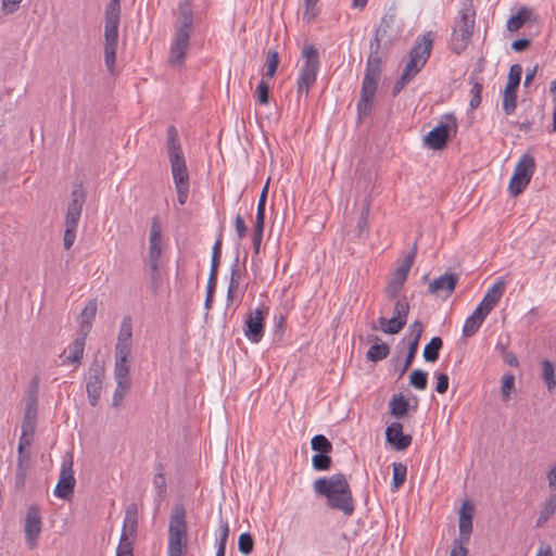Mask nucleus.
I'll use <instances>...</instances> for the list:
<instances>
[{
    "mask_svg": "<svg viewBox=\"0 0 556 556\" xmlns=\"http://www.w3.org/2000/svg\"><path fill=\"white\" fill-rule=\"evenodd\" d=\"M382 39H384V37H377L375 34L369 43V54L362 81L359 99L356 105L359 119L369 116L374 109L375 97L382 73Z\"/></svg>",
    "mask_w": 556,
    "mask_h": 556,
    "instance_id": "obj_1",
    "label": "nucleus"
},
{
    "mask_svg": "<svg viewBox=\"0 0 556 556\" xmlns=\"http://www.w3.org/2000/svg\"><path fill=\"white\" fill-rule=\"evenodd\" d=\"M314 492L327 498L328 507L342 511L346 516L354 513V500L346 477L334 473L329 478L323 477L314 481Z\"/></svg>",
    "mask_w": 556,
    "mask_h": 556,
    "instance_id": "obj_2",
    "label": "nucleus"
},
{
    "mask_svg": "<svg viewBox=\"0 0 556 556\" xmlns=\"http://www.w3.org/2000/svg\"><path fill=\"white\" fill-rule=\"evenodd\" d=\"M193 30V13L190 0H182L178 4L175 35L170 45L168 63L173 67H181L190 45Z\"/></svg>",
    "mask_w": 556,
    "mask_h": 556,
    "instance_id": "obj_3",
    "label": "nucleus"
},
{
    "mask_svg": "<svg viewBox=\"0 0 556 556\" xmlns=\"http://www.w3.org/2000/svg\"><path fill=\"white\" fill-rule=\"evenodd\" d=\"M166 147L170 163L172 175L177 191V200L180 205L187 202L189 194V174L186 159L178 138V131L170 125L166 131Z\"/></svg>",
    "mask_w": 556,
    "mask_h": 556,
    "instance_id": "obj_4",
    "label": "nucleus"
},
{
    "mask_svg": "<svg viewBox=\"0 0 556 556\" xmlns=\"http://www.w3.org/2000/svg\"><path fill=\"white\" fill-rule=\"evenodd\" d=\"M163 254V236L159 217L154 216L151 222L149 251L146 260V273L149 288L153 296H156L163 287V271L161 268Z\"/></svg>",
    "mask_w": 556,
    "mask_h": 556,
    "instance_id": "obj_5",
    "label": "nucleus"
},
{
    "mask_svg": "<svg viewBox=\"0 0 556 556\" xmlns=\"http://www.w3.org/2000/svg\"><path fill=\"white\" fill-rule=\"evenodd\" d=\"M121 22V0H110L105 9L104 22V64L113 74L118 47V27Z\"/></svg>",
    "mask_w": 556,
    "mask_h": 556,
    "instance_id": "obj_6",
    "label": "nucleus"
},
{
    "mask_svg": "<svg viewBox=\"0 0 556 556\" xmlns=\"http://www.w3.org/2000/svg\"><path fill=\"white\" fill-rule=\"evenodd\" d=\"M475 16L476 12L469 0L463 4L459 17L453 28L451 37V49L453 52L459 54L467 48L475 28Z\"/></svg>",
    "mask_w": 556,
    "mask_h": 556,
    "instance_id": "obj_7",
    "label": "nucleus"
},
{
    "mask_svg": "<svg viewBox=\"0 0 556 556\" xmlns=\"http://www.w3.org/2000/svg\"><path fill=\"white\" fill-rule=\"evenodd\" d=\"M86 202V192L80 185L76 186L71 192V200L65 213V230L63 244L65 250H70L76 239V231L81 216L83 206Z\"/></svg>",
    "mask_w": 556,
    "mask_h": 556,
    "instance_id": "obj_8",
    "label": "nucleus"
},
{
    "mask_svg": "<svg viewBox=\"0 0 556 556\" xmlns=\"http://www.w3.org/2000/svg\"><path fill=\"white\" fill-rule=\"evenodd\" d=\"M433 40L432 31H427L417 39L415 46L409 50L408 61L402 74L413 79L421 71L431 54Z\"/></svg>",
    "mask_w": 556,
    "mask_h": 556,
    "instance_id": "obj_9",
    "label": "nucleus"
},
{
    "mask_svg": "<svg viewBox=\"0 0 556 556\" xmlns=\"http://www.w3.org/2000/svg\"><path fill=\"white\" fill-rule=\"evenodd\" d=\"M302 56L304 64L300 70L298 78V94L307 96L311 87L315 84L319 70V54L314 45H306L303 48Z\"/></svg>",
    "mask_w": 556,
    "mask_h": 556,
    "instance_id": "obj_10",
    "label": "nucleus"
},
{
    "mask_svg": "<svg viewBox=\"0 0 556 556\" xmlns=\"http://www.w3.org/2000/svg\"><path fill=\"white\" fill-rule=\"evenodd\" d=\"M417 253V243L415 242L412 251L402 260L399 267L392 273L390 280L384 289L388 299L392 300L400 294Z\"/></svg>",
    "mask_w": 556,
    "mask_h": 556,
    "instance_id": "obj_11",
    "label": "nucleus"
},
{
    "mask_svg": "<svg viewBox=\"0 0 556 556\" xmlns=\"http://www.w3.org/2000/svg\"><path fill=\"white\" fill-rule=\"evenodd\" d=\"M534 169V157L529 154H523L517 163L509 181V192L511 195L516 197L526 189L533 176Z\"/></svg>",
    "mask_w": 556,
    "mask_h": 556,
    "instance_id": "obj_12",
    "label": "nucleus"
},
{
    "mask_svg": "<svg viewBox=\"0 0 556 556\" xmlns=\"http://www.w3.org/2000/svg\"><path fill=\"white\" fill-rule=\"evenodd\" d=\"M104 378L105 368L103 363L99 361L92 362L88 370L86 383L87 396L91 406H96L100 400Z\"/></svg>",
    "mask_w": 556,
    "mask_h": 556,
    "instance_id": "obj_13",
    "label": "nucleus"
},
{
    "mask_svg": "<svg viewBox=\"0 0 556 556\" xmlns=\"http://www.w3.org/2000/svg\"><path fill=\"white\" fill-rule=\"evenodd\" d=\"M522 75V67L519 64H513L509 68L508 80L503 92V110L505 114L510 115L517 108V89Z\"/></svg>",
    "mask_w": 556,
    "mask_h": 556,
    "instance_id": "obj_14",
    "label": "nucleus"
},
{
    "mask_svg": "<svg viewBox=\"0 0 556 556\" xmlns=\"http://www.w3.org/2000/svg\"><path fill=\"white\" fill-rule=\"evenodd\" d=\"M75 484L76 480L73 470V455L67 454L62 462L59 481L54 489V495L62 500L70 498L74 492Z\"/></svg>",
    "mask_w": 556,
    "mask_h": 556,
    "instance_id": "obj_15",
    "label": "nucleus"
},
{
    "mask_svg": "<svg viewBox=\"0 0 556 556\" xmlns=\"http://www.w3.org/2000/svg\"><path fill=\"white\" fill-rule=\"evenodd\" d=\"M267 307H257L248 314L244 334L253 343H258L264 334V319L267 315Z\"/></svg>",
    "mask_w": 556,
    "mask_h": 556,
    "instance_id": "obj_16",
    "label": "nucleus"
},
{
    "mask_svg": "<svg viewBox=\"0 0 556 556\" xmlns=\"http://www.w3.org/2000/svg\"><path fill=\"white\" fill-rule=\"evenodd\" d=\"M42 522L40 509L36 505H31L26 513L24 532L26 543L29 548H35L37 546L38 538L41 533Z\"/></svg>",
    "mask_w": 556,
    "mask_h": 556,
    "instance_id": "obj_17",
    "label": "nucleus"
},
{
    "mask_svg": "<svg viewBox=\"0 0 556 556\" xmlns=\"http://www.w3.org/2000/svg\"><path fill=\"white\" fill-rule=\"evenodd\" d=\"M447 118L451 121V124L441 123L431 129L425 137V142L429 148L433 150H441L446 146L450 138L451 125L456 127V119L452 115L447 116Z\"/></svg>",
    "mask_w": 556,
    "mask_h": 556,
    "instance_id": "obj_18",
    "label": "nucleus"
},
{
    "mask_svg": "<svg viewBox=\"0 0 556 556\" xmlns=\"http://www.w3.org/2000/svg\"><path fill=\"white\" fill-rule=\"evenodd\" d=\"M386 439L396 451H404L412 444V437L403 433V426L397 421L387 427Z\"/></svg>",
    "mask_w": 556,
    "mask_h": 556,
    "instance_id": "obj_19",
    "label": "nucleus"
},
{
    "mask_svg": "<svg viewBox=\"0 0 556 556\" xmlns=\"http://www.w3.org/2000/svg\"><path fill=\"white\" fill-rule=\"evenodd\" d=\"M472 515L473 507L467 503L460 508L459 511V520H458V529H459V538L454 540V542L467 544L470 540V534L472 532Z\"/></svg>",
    "mask_w": 556,
    "mask_h": 556,
    "instance_id": "obj_20",
    "label": "nucleus"
},
{
    "mask_svg": "<svg viewBox=\"0 0 556 556\" xmlns=\"http://www.w3.org/2000/svg\"><path fill=\"white\" fill-rule=\"evenodd\" d=\"M457 282V274L445 273L429 283L428 291L429 293L437 295L444 292L445 295L448 296L454 292Z\"/></svg>",
    "mask_w": 556,
    "mask_h": 556,
    "instance_id": "obj_21",
    "label": "nucleus"
},
{
    "mask_svg": "<svg viewBox=\"0 0 556 556\" xmlns=\"http://www.w3.org/2000/svg\"><path fill=\"white\" fill-rule=\"evenodd\" d=\"M506 288V281L503 278L497 279L488 290L479 306L485 313H490L503 296Z\"/></svg>",
    "mask_w": 556,
    "mask_h": 556,
    "instance_id": "obj_22",
    "label": "nucleus"
},
{
    "mask_svg": "<svg viewBox=\"0 0 556 556\" xmlns=\"http://www.w3.org/2000/svg\"><path fill=\"white\" fill-rule=\"evenodd\" d=\"M98 311L97 299H91L79 315V333L88 336Z\"/></svg>",
    "mask_w": 556,
    "mask_h": 556,
    "instance_id": "obj_23",
    "label": "nucleus"
},
{
    "mask_svg": "<svg viewBox=\"0 0 556 556\" xmlns=\"http://www.w3.org/2000/svg\"><path fill=\"white\" fill-rule=\"evenodd\" d=\"M489 314L490 313H485V311L478 305L471 315L465 320L463 336L465 338L472 337L479 330Z\"/></svg>",
    "mask_w": 556,
    "mask_h": 556,
    "instance_id": "obj_24",
    "label": "nucleus"
},
{
    "mask_svg": "<svg viewBox=\"0 0 556 556\" xmlns=\"http://www.w3.org/2000/svg\"><path fill=\"white\" fill-rule=\"evenodd\" d=\"M168 532L187 533L186 510L182 505H175L173 507Z\"/></svg>",
    "mask_w": 556,
    "mask_h": 556,
    "instance_id": "obj_25",
    "label": "nucleus"
},
{
    "mask_svg": "<svg viewBox=\"0 0 556 556\" xmlns=\"http://www.w3.org/2000/svg\"><path fill=\"white\" fill-rule=\"evenodd\" d=\"M86 334H80L78 332L77 338L73 341V343L70 346V355L65 357L63 361L64 364L66 363H75L77 365L81 364V359L84 357L85 352V344H86Z\"/></svg>",
    "mask_w": 556,
    "mask_h": 556,
    "instance_id": "obj_26",
    "label": "nucleus"
},
{
    "mask_svg": "<svg viewBox=\"0 0 556 556\" xmlns=\"http://www.w3.org/2000/svg\"><path fill=\"white\" fill-rule=\"evenodd\" d=\"M137 532L129 533L122 529L119 543L116 548V556H134V544L136 541Z\"/></svg>",
    "mask_w": 556,
    "mask_h": 556,
    "instance_id": "obj_27",
    "label": "nucleus"
},
{
    "mask_svg": "<svg viewBox=\"0 0 556 556\" xmlns=\"http://www.w3.org/2000/svg\"><path fill=\"white\" fill-rule=\"evenodd\" d=\"M389 407L390 414L393 417L401 419L407 414L409 403L402 393L393 394V396L390 400Z\"/></svg>",
    "mask_w": 556,
    "mask_h": 556,
    "instance_id": "obj_28",
    "label": "nucleus"
},
{
    "mask_svg": "<svg viewBox=\"0 0 556 556\" xmlns=\"http://www.w3.org/2000/svg\"><path fill=\"white\" fill-rule=\"evenodd\" d=\"M123 529L128 531L130 534L137 532L138 529V506L136 503H131L127 506L125 511V518L123 522Z\"/></svg>",
    "mask_w": 556,
    "mask_h": 556,
    "instance_id": "obj_29",
    "label": "nucleus"
},
{
    "mask_svg": "<svg viewBox=\"0 0 556 556\" xmlns=\"http://www.w3.org/2000/svg\"><path fill=\"white\" fill-rule=\"evenodd\" d=\"M396 20V14L394 10H389L382 17L375 30L377 37H390L389 31L393 28Z\"/></svg>",
    "mask_w": 556,
    "mask_h": 556,
    "instance_id": "obj_30",
    "label": "nucleus"
},
{
    "mask_svg": "<svg viewBox=\"0 0 556 556\" xmlns=\"http://www.w3.org/2000/svg\"><path fill=\"white\" fill-rule=\"evenodd\" d=\"M443 346V341L440 337H433L424 349V358L426 362L434 363L439 358L440 350Z\"/></svg>",
    "mask_w": 556,
    "mask_h": 556,
    "instance_id": "obj_31",
    "label": "nucleus"
},
{
    "mask_svg": "<svg viewBox=\"0 0 556 556\" xmlns=\"http://www.w3.org/2000/svg\"><path fill=\"white\" fill-rule=\"evenodd\" d=\"M187 540V533L168 532V552H186Z\"/></svg>",
    "mask_w": 556,
    "mask_h": 556,
    "instance_id": "obj_32",
    "label": "nucleus"
},
{
    "mask_svg": "<svg viewBox=\"0 0 556 556\" xmlns=\"http://www.w3.org/2000/svg\"><path fill=\"white\" fill-rule=\"evenodd\" d=\"M389 353H390L389 345L384 342H379V343L372 344L368 349V351L366 353V358L370 362L376 363V362L387 358Z\"/></svg>",
    "mask_w": 556,
    "mask_h": 556,
    "instance_id": "obj_33",
    "label": "nucleus"
},
{
    "mask_svg": "<svg viewBox=\"0 0 556 556\" xmlns=\"http://www.w3.org/2000/svg\"><path fill=\"white\" fill-rule=\"evenodd\" d=\"M556 511V493L552 494L549 498L545 502L542 510L540 511V516L536 519L535 526L538 528L544 526V523L554 515Z\"/></svg>",
    "mask_w": 556,
    "mask_h": 556,
    "instance_id": "obj_34",
    "label": "nucleus"
},
{
    "mask_svg": "<svg viewBox=\"0 0 556 556\" xmlns=\"http://www.w3.org/2000/svg\"><path fill=\"white\" fill-rule=\"evenodd\" d=\"M37 378L34 380V388H35V391L29 394V396L27 397L26 400V405H25V413H24V418L23 420H36L37 421V413H38V408H37V395H36V392H37Z\"/></svg>",
    "mask_w": 556,
    "mask_h": 556,
    "instance_id": "obj_35",
    "label": "nucleus"
},
{
    "mask_svg": "<svg viewBox=\"0 0 556 556\" xmlns=\"http://www.w3.org/2000/svg\"><path fill=\"white\" fill-rule=\"evenodd\" d=\"M130 362H118L114 364V379L116 384L126 383L130 384L131 380L129 377Z\"/></svg>",
    "mask_w": 556,
    "mask_h": 556,
    "instance_id": "obj_36",
    "label": "nucleus"
},
{
    "mask_svg": "<svg viewBox=\"0 0 556 556\" xmlns=\"http://www.w3.org/2000/svg\"><path fill=\"white\" fill-rule=\"evenodd\" d=\"M241 273L239 268V258L238 256L235 258L231 265V274L230 281L227 290V300L231 301L233 296V292L239 288L240 285Z\"/></svg>",
    "mask_w": 556,
    "mask_h": 556,
    "instance_id": "obj_37",
    "label": "nucleus"
},
{
    "mask_svg": "<svg viewBox=\"0 0 556 556\" xmlns=\"http://www.w3.org/2000/svg\"><path fill=\"white\" fill-rule=\"evenodd\" d=\"M132 323L130 316H125L121 323L117 342L116 343H131Z\"/></svg>",
    "mask_w": 556,
    "mask_h": 556,
    "instance_id": "obj_38",
    "label": "nucleus"
},
{
    "mask_svg": "<svg viewBox=\"0 0 556 556\" xmlns=\"http://www.w3.org/2000/svg\"><path fill=\"white\" fill-rule=\"evenodd\" d=\"M311 447L316 453H331L333 450L332 443L324 434L314 435L311 440Z\"/></svg>",
    "mask_w": 556,
    "mask_h": 556,
    "instance_id": "obj_39",
    "label": "nucleus"
},
{
    "mask_svg": "<svg viewBox=\"0 0 556 556\" xmlns=\"http://www.w3.org/2000/svg\"><path fill=\"white\" fill-rule=\"evenodd\" d=\"M330 453H316L312 457V466L317 471L329 470L332 466Z\"/></svg>",
    "mask_w": 556,
    "mask_h": 556,
    "instance_id": "obj_40",
    "label": "nucleus"
},
{
    "mask_svg": "<svg viewBox=\"0 0 556 556\" xmlns=\"http://www.w3.org/2000/svg\"><path fill=\"white\" fill-rule=\"evenodd\" d=\"M159 469H160V471H157L154 475L153 485H154V488L156 490V494H157L159 501H163L165 498V496H166L167 484H166V478H165V475L163 472L162 465H159Z\"/></svg>",
    "mask_w": 556,
    "mask_h": 556,
    "instance_id": "obj_41",
    "label": "nucleus"
},
{
    "mask_svg": "<svg viewBox=\"0 0 556 556\" xmlns=\"http://www.w3.org/2000/svg\"><path fill=\"white\" fill-rule=\"evenodd\" d=\"M542 376L548 391L556 387L555 368L552 362L545 359L542 362Z\"/></svg>",
    "mask_w": 556,
    "mask_h": 556,
    "instance_id": "obj_42",
    "label": "nucleus"
},
{
    "mask_svg": "<svg viewBox=\"0 0 556 556\" xmlns=\"http://www.w3.org/2000/svg\"><path fill=\"white\" fill-rule=\"evenodd\" d=\"M407 468L402 463L393 464L392 490H397L406 480Z\"/></svg>",
    "mask_w": 556,
    "mask_h": 556,
    "instance_id": "obj_43",
    "label": "nucleus"
},
{
    "mask_svg": "<svg viewBox=\"0 0 556 556\" xmlns=\"http://www.w3.org/2000/svg\"><path fill=\"white\" fill-rule=\"evenodd\" d=\"M428 383V374L421 369H415L409 375V384L417 390H425Z\"/></svg>",
    "mask_w": 556,
    "mask_h": 556,
    "instance_id": "obj_44",
    "label": "nucleus"
},
{
    "mask_svg": "<svg viewBox=\"0 0 556 556\" xmlns=\"http://www.w3.org/2000/svg\"><path fill=\"white\" fill-rule=\"evenodd\" d=\"M469 84L471 85L470 94L471 99L469 102L470 109L475 110L477 109L482 100L481 92H482V84L478 80H475L473 78H470Z\"/></svg>",
    "mask_w": 556,
    "mask_h": 556,
    "instance_id": "obj_45",
    "label": "nucleus"
},
{
    "mask_svg": "<svg viewBox=\"0 0 556 556\" xmlns=\"http://www.w3.org/2000/svg\"><path fill=\"white\" fill-rule=\"evenodd\" d=\"M266 73L265 76L271 78L275 76L279 65V55L275 50H269L266 55Z\"/></svg>",
    "mask_w": 556,
    "mask_h": 556,
    "instance_id": "obj_46",
    "label": "nucleus"
},
{
    "mask_svg": "<svg viewBox=\"0 0 556 556\" xmlns=\"http://www.w3.org/2000/svg\"><path fill=\"white\" fill-rule=\"evenodd\" d=\"M409 313V303L406 298L396 300L393 307V317L405 320L407 324V316Z\"/></svg>",
    "mask_w": 556,
    "mask_h": 556,
    "instance_id": "obj_47",
    "label": "nucleus"
},
{
    "mask_svg": "<svg viewBox=\"0 0 556 556\" xmlns=\"http://www.w3.org/2000/svg\"><path fill=\"white\" fill-rule=\"evenodd\" d=\"M417 350H418L417 340H410L408 343V350L406 353V358H405L404 365L400 370V377H402L407 371V369L412 366L413 361L416 356Z\"/></svg>",
    "mask_w": 556,
    "mask_h": 556,
    "instance_id": "obj_48",
    "label": "nucleus"
},
{
    "mask_svg": "<svg viewBox=\"0 0 556 556\" xmlns=\"http://www.w3.org/2000/svg\"><path fill=\"white\" fill-rule=\"evenodd\" d=\"M254 541L252 535L249 532H244L240 534L239 541H238V548L239 552L243 555H250L253 551Z\"/></svg>",
    "mask_w": 556,
    "mask_h": 556,
    "instance_id": "obj_49",
    "label": "nucleus"
},
{
    "mask_svg": "<svg viewBox=\"0 0 556 556\" xmlns=\"http://www.w3.org/2000/svg\"><path fill=\"white\" fill-rule=\"evenodd\" d=\"M131 356V343H116L115 345V361L118 362H130Z\"/></svg>",
    "mask_w": 556,
    "mask_h": 556,
    "instance_id": "obj_50",
    "label": "nucleus"
},
{
    "mask_svg": "<svg viewBox=\"0 0 556 556\" xmlns=\"http://www.w3.org/2000/svg\"><path fill=\"white\" fill-rule=\"evenodd\" d=\"M217 283V275L210 274L206 288V298L204 306L210 309L213 304L214 291Z\"/></svg>",
    "mask_w": 556,
    "mask_h": 556,
    "instance_id": "obj_51",
    "label": "nucleus"
},
{
    "mask_svg": "<svg viewBox=\"0 0 556 556\" xmlns=\"http://www.w3.org/2000/svg\"><path fill=\"white\" fill-rule=\"evenodd\" d=\"M220 255H222V240L218 239L213 247L210 274L217 275Z\"/></svg>",
    "mask_w": 556,
    "mask_h": 556,
    "instance_id": "obj_52",
    "label": "nucleus"
},
{
    "mask_svg": "<svg viewBox=\"0 0 556 556\" xmlns=\"http://www.w3.org/2000/svg\"><path fill=\"white\" fill-rule=\"evenodd\" d=\"M129 389H130V384H126V383L116 384V389L114 391L113 399H112V405L117 407L122 403V401L124 400L126 394L128 393Z\"/></svg>",
    "mask_w": 556,
    "mask_h": 556,
    "instance_id": "obj_53",
    "label": "nucleus"
},
{
    "mask_svg": "<svg viewBox=\"0 0 556 556\" xmlns=\"http://www.w3.org/2000/svg\"><path fill=\"white\" fill-rule=\"evenodd\" d=\"M406 326L405 320L399 319L396 317H392L388 319L387 329H384V333L387 334H396Z\"/></svg>",
    "mask_w": 556,
    "mask_h": 556,
    "instance_id": "obj_54",
    "label": "nucleus"
},
{
    "mask_svg": "<svg viewBox=\"0 0 556 556\" xmlns=\"http://www.w3.org/2000/svg\"><path fill=\"white\" fill-rule=\"evenodd\" d=\"M256 97L261 104L266 105L269 102V87L264 81L261 80L256 87Z\"/></svg>",
    "mask_w": 556,
    "mask_h": 556,
    "instance_id": "obj_55",
    "label": "nucleus"
},
{
    "mask_svg": "<svg viewBox=\"0 0 556 556\" xmlns=\"http://www.w3.org/2000/svg\"><path fill=\"white\" fill-rule=\"evenodd\" d=\"M515 377L513 375H506L503 378L502 383V396L504 400L509 399L510 392L514 389Z\"/></svg>",
    "mask_w": 556,
    "mask_h": 556,
    "instance_id": "obj_56",
    "label": "nucleus"
},
{
    "mask_svg": "<svg viewBox=\"0 0 556 556\" xmlns=\"http://www.w3.org/2000/svg\"><path fill=\"white\" fill-rule=\"evenodd\" d=\"M437 386L435 391L440 394H443L448 389V376L444 372H439L435 375Z\"/></svg>",
    "mask_w": 556,
    "mask_h": 556,
    "instance_id": "obj_57",
    "label": "nucleus"
},
{
    "mask_svg": "<svg viewBox=\"0 0 556 556\" xmlns=\"http://www.w3.org/2000/svg\"><path fill=\"white\" fill-rule=\"evenodd\" d=\"M368 216H369V201L367 199H365L364 206L362 208V212H361L359 218H358V223H357V228L359 229V231H363V229L366 228L367 222H368Z\"/></svg>",
    "mask_w": 556,
    "mask_h": 556,
    "instance_id": "obj_58",
    "label": "nucleus"
},
{
    "mask_svg": "<svg viewBox=\"0 0 556 556\" xmlns=\"http://www.w3.org/2000/svg\"><path fill=\"white\" fill-rule=\"evenodd\" d=\"M317 1L315 0H312L308 2V0H305V11H304V14H303V18L309 23L312 22L316 15H317V11L315 9V4H316Z\"/></svg>",
    "mask_w": 556,
    "mask_h": 556,
    "instance_id": "obj_59",
    "label": "nucleus"
},
{
    "mask_svg": "<svg viewBox=\"0 0 556 556\" xmlns=\"http://www.w3.org/2000/svg\"><path fill=\"white\" fill-rule=\"evenodd\" d=\"M23 0H2L1 9L4 14H12L18 10Z\"/></svg>",
    "mask_w": 556,
    "mask_h": 556,
    "instance_id": "obj_60",
    "label": "nucleus"
},
{
    "mask_svg": "<svg viewBox=\"0 0 556 556\" xmlns=\"http://www.w3.org/2000/svg\"><path fill=\"white\" fill-rule=\"evenodd\" d=\"M229 536V526L227 521H222L219 523V538L217 541V545L226 546Z\"/></svg>",
    "mask_w": 556,
    "mask_h": 556,
    "instance_id": "obj_61",
    "label": "nucleus"
},
{
    "mask_svg": "<svg viewBox=\"0 0 556 556\" xmlns=\"http://www.w3.org/2000/svg\"><path fill=\"white\" fill-rule=\"evenodd\" d=\"M422 329H424V326H422V323L420 320H415L409 326V332H410V336H412V340H417V345L419 344V340H420V337H421V333H422Z\"/></svg>",
    "mask_w": 556,
    "mask_h": 556,
    "instance_id": "obj_62",
    "label": "nucleus"
},
{
    "mask_svg": "<svg viewBox=\"0 0 556 556\" xmlns=\"http://www.w3.org/2000/svg\"><path fill=\"white\" fill-rule=\"evenodd\" d=\"M517 14L520 16L521 21H523V24L530 21L538 22L536 16H533V10L528 7H520Z\"/></svg>",
    "mask_w": 556,
    "mask_h": 556,
    "instance_id": "obj_63",
    "label": "nucleus"
},
{
    "mask_svg": "<svg viewBox=\"0 0 556 556\" xmlns=\"http://www.w3.org/2000/svg\"><path fill=\"white\" fill-rule=\"evenodd\" d=\"M523 21H521L518 14L511 15L506 24V27L509 31H517L523 26Z\"/></svg>",
    "mask_w": 556,
    "mask_h": 556,
    "instance_id": "obj_64",
    "label": "nucleus"
}]
</instances>
